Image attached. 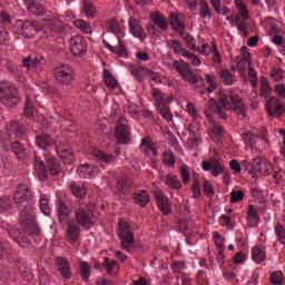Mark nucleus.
I'll list each match as a JSON object with an SVG mask.
<instances>
[{
	"label": "nucleus",
	"instance_id": "64",
	"mask_svg": "<svg viewBox=\"0 0 285 285\" xmlns=\"http://www.w3.org/2000/svg\"><path fill=\"white\" fill-rule=\"evenodd\" d=\"M8 41H10V36L8 35V31L6 30V28L0 27V45L8 46Z\"/></svg>",
	"mask_w": 285,
	"mask_h": 285
},
{
	"label": "nucleus",
	"instance_id": "50",
	"mask_svg": "<svg viewBox=\"0 0 285 285\" xmlns=\"http://www.w3.org/2000/svg\"><path fill=\"white\" fill-rule=\"evenodd\" d=\"M269 282L273 285L284 284V274L282 272H274L271 274Z\"/></svg>",
	"mask_w": 285,
	"mask_h": 285
},
{
	"label": "nucleus",
	"instance_id": "34",
	"mask_svg": "<svg viewBox=\"0 0 285 285\" xmlns=\"http://www.w3.org/2000/svg\"><path fill=\"white\" fill-rule=\"evenodd\" d=\"M46 168L50 173V175H53L55 177H58L59 173H61V166L59 165V160L55 158H49L47 160Z\"/></svg>",
	"mask_w": 285,
	"mask_h": 285
},
{
	"label": "nucleus",
	"instance_id": "22",
	"mask_svg": "<svg viewBox=\"0 0 285 285\" xmlns=\"http://www.w3.org/2000/svg\"><path fill=\"white\" fill-rule=\"evenodd\" d=\"M57 210H58V222L60 224H66L68 222V217H70V208L66 206L63 200H58L57 203Z\"/></svg>",
	"mask_w": 285,
	"mask_h": 285
},
{
	"label": "nucleus",
	"instance_id": "19",
	"mask_svg": "<svg viewBox=\"0 0 285 285\" xmlns=\"http://www.w3.org/2000/svg\"><path fill=\"white\" fill-rule=\"evenodd\" d=\"M140 150H142L144 155L150 156V150L153 157H157V147H155V142L150 137H145L141 139Z\"/></svg>",
	"mask_w": 285,
	"mask_h": 285
},
{
	"label": "nucleus",
	"instance_id": "6",
	"mask_svg": "<svg viewBox=\"0 0 285 285\" xmlns=\"http://www.w3.org/2000/svg\"><path fill=\"white\" fill-rule=\"evenodd\" d=\"M36 219L37 215H35V212L19 215V224L27 235H41V229H39Z\"/></svg>",
	"mask_w": 285,
	"mask_h": 285
},
{
	"label": "nucleus",
	"instance_id": "11",
	"mask_svg": "<svg viewBox=\"0 0 285 285\" xmlns=\"http://www.w3.org/2000/svg\"><path fill=\"white\" fill-rule=\"evenodd\" d=\"M75 217L77 224H79V226H82V228H86L87 230L95 226V223L92 222V217H95V214H92V212L88 213L83 208H78L75 212Z\"/></svg>",
	"mask_w": 285,
	"mask_h": 285
},
{
	"label": "nucleus",
	"instance_id": "25",
	"mask_svg": "<svg viewBox=\"0 0 285 285\" xmlns=\"http://www.w3.org/2000/svg\"><path fill=\"white\" fill-rule=\"evenodd\" d=\"M102 268L107 271V275H117V273H119V263L115 259H110L109 257H105Z\"/></svg>",
	"mask_w": 285,
	"mask_h": 285
},
{
	"label": "nucleus",
	"instance_id": "40",
	"mask_svg": "<svg viewBox=\"0 0 285 285\" xmlns=\"http://www.w3.org/2000/svg\"><path fill=\"white\" fill-rule=\"evenodd\" d=\"M135 199L136 204L144 208L148 206V203L150 202V196H148V193H146V190H141L140 193L136 194Z\"/></svg>",
	"mask_w": 285,
	"mask_h": 285
},
{
	"label": "nucleus",
	"instance_id": "33",
	"mask_svg": "<svg viewBox=\"0 0 285 285\" xmlns=\"http://www.w3.org/2000/svg\"><path fill=\"white\" fill-rule=\"evenodd\" d=\"M79 274H80V277L83 282H90V272H91V268H90V264H88V262L86 261H81L79 263Z\"/></svg>",
	"mask_w": 285,
	"mask_h": 285
},
{
	"label": "nucleus",
	"instance_id": "58",
	"mask_svg": "<svg viewBox=\"0 0 285 285\" xmlns=\"http://www.w3.org/2000/svg\"><path fill=\"white\" fill-rule=\"evenodd\" d=\"M242 137L245 144H250V146H253V144H257L258 136L253 132H245Z\"/></svg>",
	"mask_w": 285,
	"mask_h": 285
},
{
	"label": "nucleus",
	"instance_id": "31",
	"mask_svg": "<svg viewBox=\"0 0 285 285\" xmlns=\"http://www.w3.org/2000/svg\"><path fill=\"white\" fill-rule=\"evenodd\" d=\"M8 129L9 132L14 135V137H18V139H21V137L26 135V126L17 121H11Z\"/></svg>",
	"mask_w": 285,
	"mask_h": 285
},
{
	"label": "nucleus",
	"instance_id": "2",
	"mask_svg": "<svg viewBox=\"0 0 285 285\" xmlns=\"http://www.w3.org/2000/svg\"><path fill=\"white\" fill-rule=\"evenodd\" d=\"M21 101L19 89L11 86L8 80L0 81V102L7 108H14Z\"/></svg>",
	"mask_w": 285,
	"mask_h": 285
},
{
	"label": "nucleus",
	"instance_id": "41",
	"mask_svg": "<svg viewBox=\"0 0 285 285\" xmlns=\"http://www.w3.org/2000/svg\"><path fill=\"white\" fill-rule=\"evenodd\" d=\"M73 26L81 30L85 35H92V27L90 23L83 21V20H75Z\"/></svg>",
	"mask_w": 285,
	"mask_h": 285
},
{
	"label": "nucleus",
	"instance_id": "35",
	"mask_svg": "<svg viewBox=\"0 0 285 285\" xmlns=\"http://www.w3.org/2000/svg\"><path fill=\"white\" fill-rule=\"evenodd\" d=\"M169 24L171 26L173 30H175V32L186 30V26L179 21V14L177 13H170Z\"/></svg>",
	"mask_w": 285,
	"mask_h": 285
},
{
	"label": "nucleus",
	"instance_id": "28",
	"mask_svg": "<svg viewBox=\"0 0 285 285\" xmlns=\"http://www.w3.org/2000/svg\"><path fill=\"white\" fill-rule=\"evenodd\" d=\"M150 20L160 30H168V20H166V17L159 14V12L151 13Z\"/></svg>",
	"mask_w": 285,
	"mask_h": 285
},
{
	"label": "nucleus",
	"instance_id": "62",
	"mask_svg": "<svg viewBox=\"0 0 285 285\" xmlns=\"http://www.w3.org/2000/svg\"><path fill=\"white\" fill-rule=\"evenodd\" d=\"M232 23H235L237 30L243 33V37H248V24L246 22H235V20H232Z\"/></svg>",
	"mask_w": 285,
	"mask_h": 285
},
{
	"label": "nucleus",
	"instance_id": "20",
	"mask_svg": "<svg viewBox=\"0 0 285 285\" xmlns=\"http://www.w3.org/2000/svg\"><path fill=\"white\" fill-rule=\"evenodd\" d=\"M11 150L19 161H26L28 159V151L19 140L11 144Z\"/></svg>",
	"mask_w": 285,
	"mask_h": 285
},
{
	"label": "nucleus",
	"instance_id": "54",
	"mask_svg": "<svg viewBox=\"0 0 285 285\" xmlns=\"http://www.w3.org/2000/svg\"><path fill=\"white\" fill-rule=\"evenodd\" d=\"M40 210L43 215H50V200L45 196L40 198Z\"/></svg>",
	"mask_w": 285,
	"mask_h": 285
},
{
	"label": "nucleus",
	"instance_id": "13",
	"mask_svg": "<svg viewBox=\"0 0 285 285\" xmlns=\"http://www.w3.org/2000/svg\"><path fill=\"white\" fill-rule=\"evenodd\" d=\"M56 266L58 272L60 273L62 279H71L72 278V267H70V263L66 257H57Z\"/></svg>",
	"mask_w": 285,
	"mask_h": 285
},
{
	"label": "nucleus",
	"instance_id": "61",
	"mask_svg": "<svg viewBox=\"0 0 285 285\" xmlns=\"http://www.w3.org/2000/svg\"><path fill=\"white\" fill-rule=\"evenodd\" d=\"M222 173H224V165L218 163V160H214V167L212 168L213 177H218Z\"/></svg>",
	"mask_w": 285,
	"mask_h": 285
},
{
	"label": "nucleus",
	"instance_id": "24",
	"mask_svg": "<svg viewBox=\"0 0 285 285\" xmlns=\"http://www.w3.org/2000/svg\"><path fill=\"white\" fill-rule=\"evenodd\" d=\"M247 223L249 228H253L259 224V214L257 213V208L253 205H248L247 208Z\"/></svg>",
	"mask_w": 285,
	"mask_h": 285
},
{
	"label": "nucleus",
	"instance_id": "48",
	"mask_svg": "<svg viewBox=\"0 0 285 285\" xmlns=\"http://www.w3.org/2000/svg\"><path fill=\"white\" fill-rule=\"evenodd\" d=\"M10 208H12L10 196L0 197V213H6V210H10Z\"/></svg>",
	"mask_w": 285,
	"mask_h": 285
},
{
	"label": "nucleus",
	"instance_id": "10",
	"mask_svg": "<svg viewBox=\"0 0 285 285\" xmlns=\"http://www.w3.org/2000/svg\"><path fill=\"white\" fill-rule=\"evenodd\" d=\"M70 50L73 57H81L86 55L88 50V42H86V38L81 35L73 36L70 41Z\"/></svg>",
	"mask_w": 285,
	"mask_h": 285
},
{
	"label": "nucleus",
	"instance_id": "1",
	"mask_svg": "<svg viewBox=\"0 0 285 285\" xmlns=\"http://www.w3.org/2000/svg\"><path fill=\"white\" fill-rule=\"evenodd\" d=\"M32 199H35L32 189H30L26 184H19L13 195V202L20 212V215L35 212V207L30 204Z\"/></svg>",
	"mask_w": 285,
	"mask_h": 285
},
{
	"label": "nucleus",
	"instance_id": "4",
	"mask_svg": "<svg viewBox=\"0 0 285 285\" xmlns=\"http://www.w3.org/2000/svg\"><path fill=\"white\" fill-rule=\"evenodd\" d=\"M102 43L109 52H112L117 57H128V48L119 36L115 33H102Z\"/></svg>",
	"mask_w": 285,
	"mask_h": 285
},
{
	"label": "nucleus",
	"instance_id": "26",
	"mask_svg": "<svg viewBox=\"0 0 285 285\" xmlns=\"http://www.w3.org/2000/svg\"><path fill=\"white\" fill-rule=\"evenodd\" d=\"M106 32L105 35H116V37H119V35H122L121 32V26H119V22L117 19H110L106 22Z\"/></svg>",
	"mask_w": 285,
	"mask_h": 285
},
{
	"label": "nucleus",
	"instance_id": "49",
	"mask_svg": "<svg viewBox=\"0 0 285 285\" xmlns=\"http://www.w3.org/2000/svg\"><path fill=\"white\" fill-rule=\"evenodd\" d=\"M121 239V247L125 248V250H128L130 246L135 244V234H129L125 237H119Z\"/></svg>",
	"mask_w": 285,
	"mask_h": 285
},
{
	"label": "nucleus",
	"instance_id": "7",
	"mask_svg": "<svg viewBox=\"0 0 285 285\" xmlns=\"http://www.w3.org/2000/svg\"><path fill=\"white\" fill-rule=\"evenodd\" d=\"M53 77L58 86H70L75 81V71L69 65H61L53 69Z\"/></svg>",
	"mask_w": 285,
	"mask_h": 285
},
{
	"label": "nucleus",
	"instance_id": "8",
	"mask_svg": "<svg viewBox=\"0 0 285 285\" xmlns=\"http://www.w3.org/2000/svg\"><path fill=\"white\" fill-rule=\"evenodd\" d=\"M14 31L22 35L24 39H32L39 32V24L35 20H19L14 26Z\"/></svg>",
	"mask_w": 285,
	"mask_h": 285
},
{
	"label": "nucleus",
	"instance_id": "37",
	"mask_svg": "<svg viewBox=\"0 0 285 285\" xmlns=\"http://www.w3.org/2000/svg\"><path fill=\"white\" fill-rule=\"evenodd\" d=\"M118 237H125L132 235V232L130 230V224L126 220H119L118 222Z\"/></svg>",
	"mask_w": 285,
	"mask_h": 285
},
{
	"label": "nucleus",
	"instance_id": "5",
	"mask_svg": "<svg viewBox=\"0 0 285 285\" xmlns=\"http://www.w3.org/2000/svg\"><path fill=\"white\" fill-rule=\"evenodd\" d=\"M173 68H175L176 72L179 75V77H181L184 81L193 83V86L199 83V81L204 83V77L193 72V68H190V65H188L184 60L174 61Z\"/></svg>",
	"mask_w": 285,
	"mask_h": 285
},
{
	"label": "nucleus",
	"instance_id": "51",
	"mask_svg": "<svg viewBox=\"0 0 285 285\" xmlns=\"http://www.w3.org/2000/svg\"><path fill=\"white\" fill-rule=\"evenodd\" d=\"M82 12L86 17H89L90 19L95 18V6L92 3L85 1L82 7Z\"/></svg>",
	"mask_w": 285,
	"mask_h": 285
},
{
	"label": "nucleus",
	"instance_id": "57",
	"mask_svg": "<svg viewBox=\"0 0 285 285\" xmlns=\"http://www.w3.org/2000/svg\"><path fill=\"white\" fill-rule=\"evenodd\" d=\"M163 161L165 166H175V154L173 151H164Z\"/></svg>",
	"mask_w": 285,
	"mask_h": 285
},
{
	"label": "nucleus",
	"instance_id": "43",
	"mask_svg": "<svg viewBox=\"0 0 285 285\" xmlns=\"http://www.w3.org/2000/svg\"><path fill=\"white\" fill-rule=\"evenodd\" d=\"M41 61L38 58H32L31 56L22 58V66L28 70H32V68H37Z\"/></svg>",
	"mask_w": 285,
	"mask_h": 285
},
{
	"label": "nucleus",
	"instance_id": "9",
	"mask_svg": "<svg viewBox=\"0 0 285 285\" xmlns=\"http://www.w3.org/2000/svg\"><path fill=\"white\" fill-rule=\"evenodd\" d=\"M271 170H273V165L268 159L264 157H256L252 161V170L249 174L253 175L255 173H259V175L266 177V175H271Z\"/></svg>",
	"mask_w": 285,
	"mask_h": 285
},
{
	"label": "nucleus",
	"instance_id": "18",
	"mask_svg": "<svg viewBox=\"0 0 285 285\" xmlns=\"http://www.w3.org/2000/svg\"><path fill=\"white\" fill-rule=\"evenodd\" d=\"M130 188H132V179L127 177L117 179L116 195H126Z\"/></svg>",
	"mask_w": 285,
	"mask_h": 285
},
{
	"label": "nucleus",
	"instance_id": "38",
	"mask_svg": "<svg viewBox=\"0 0 285 285\" xmlns=\"http://www.w3.org/2000/svg\"><path fill=\"white\" fill-rule=\"evenodd\" d=\"M69 188L73 197H78V199H83L86 197V188L79 186L77 183H71Z\"/></svg>",
	"mask_w": 285,
	"mask_h": 285
},
{
	"label": "nucleus",
	"instance_id": "56",
	"mask_svg": "<svg viewBox=\"0 0 285 285\" xmlns=\"http://www.w3.org/2000/svg\"><path fill=\"white\" fill-rule=\"evenodd\" d=\"M203 193L206 195V197H214L215 189L213 188V185L208 180H204L203 183Z\"/></svg>",
	"mask_w": 285,
	"mask_h": 285
},
{
	"label": "nucleus",
	"instance_id": "32",
	"mask_svg": "<svg viewBox=\"0 0 285 285\" xmlns=\"http://www.w3.org/2000/svg\"><path fill=\"white\" fill-rule=\"evenodd\" d=\"M252 259L256 262V264H262L266 259V252L264 250V246H255L252 249Z\"/></svg>",
	"mask_w": 285,
	"mask_h": 285
},
{
	"label": "nucleus",
	"instance_id": "14",
	"mask_svg": "<svg viewBox=\"0 0 285 285\" xmlns=\"http://www.w3.org/2000/svg\"><path fill=\"white\" fill-rule=\"evenodd\" d=\"M154 196H155L156 204H157L160 213H163V215H169L170 214V202L168 200V197H166V195H164V191L156 190V191H154Z\"/></svg>",
	"mask_w": 285,
	"mask_h": 285
},
{
	"label": "nucleus",
	"instance_id": "21",
	"mask_svg": "<svg viewBox=\"0 0 285 285\" xmlns=\"http://www.w3.org/2000/svg\"><path fill=\"white\" fill-rule=\"evenodd\" d=\"M81 235V227L75 222L67 223V237L69 242H77Z\"/></svg>",
	"mask_w": 285,
	"mask_h": 285
},
{
	"label": "nucleus",
	"instance_id": "53",
	"mask_svg": "<svg viewBox=\"0 0 285 285\" xmlns=\"http://www.w3.org/2000/svg\"><path fill=\"white\" fill-rule=\"evenodd\" d=\"M157 110L159 111V115L166 119V121H173V112H170V108H168L166 105L157 107Z\"/></svg>",
	"mask_w": 285,
	"mask_h": 285
},
{
	"label": "nucleus",
	"instance_id": "44",
	"mask_svg": "<svg viewBox=\"0 0 285 285\" xmlns=\"http://www.w3.org/2000/svg\"><path fill=\"white\" fill-rule=\"evenodd\" d=\"M153 97L155 99V106L157 108H160L161 106H166V100L164 99V95L161 94V90L154 88L153 89Z\"/></svg>",
	"mask_w": 285,
	"mask_h": 285
},
{
	"label": "nucleus",
	"instance_id": "45",
	"mask_svg": "<svg viewBox=\"0 0 285 285\" xmlns=\"http://www.w3.org/2000/svg\"><path fill=\"white\" fill-rule=\"evenodd\" d=\"M96 157H97V159H99V161H104L105 164H115V159H117L116 156L108 155L101 150L96 153Z\"/></svg>",
	"mask_w": 285,
	"mask_h": 285
},
{
	"label": "nucleus",
	"instance_id": "15",
	"mask_svg": "<svg viewBox=\"0 0 285 285\" xmlns=\"http://www.w3.org/2000/svg\"><path fill=\"white\" fill-rule=\"evenodd\" d=\"M269 117H282L284 115V107L279 105L277 98H269L265 105Z\"/></svg>",
	"mask_w": 285,
	"mask_h": 285
},
{
	"label": "nucleus",
	"instance_id": "36",
	"mask_svg": "<svg viewBox=\"0 0 285 285\" xmlns=\"http://www.w3.org/2000/svg\"><path fill=\"white\" fill-rule=\"evenodd\" d=\"M167 46H168V48L174 50V52L176 55H181V57H186V53L188 52V50H186L184 47H181V43H179V41H177V40H169L167 42Z\"/></svg>",
	"mask_w": 285,
	"mask_h": 285
},
{
	"label": "nucleus",
	"instance_id": "46",
	"mask_svg": "<svg viewBox=\"0 0 285 285\" xmlns=\"http://www.w3.org/2000/svg\"><path fill=\"white\" fill-rule=\"evenodd\" d=\"M235 62H236V69L238 70V72H246V63L249 68L250 66V60H245L244 58H242V56H238L235 58Z\"/></svg>",
	"mask_w": 285,
	"mask_h": 285
},
{
	"label": "nucleus",
	"instance_id": "60",
	"mask_svg": "<svg viewBox=\"0 0 285 285\" xmlns=\"http://www.w3.org/2000/svg\"><path fill=\"white\" fill-rule=\"evenodd\" d=\"M214 243L218 250H225L226 246L224 245V237L217 232L214 234Z\"/></svg>",
	"mask_w": 285,
	"mask_h": 285
},
{
	"label": "nucleus",
	"instance_id": "27",
	"mask_svg": "<svg viewBox=\"0 0 285 285\" xmlns=\"http://www.w3.org/2000/svg\"><path fill=\"white\" fill-rule=\"evenodd\" d=\"M27 10L30 14H35V17H43V14H46V8H43V4L35 0L27 4Z\"/></svg>",
	"mask_w": 285,
	"mask_h": 285
},
{
	"label": "nucleus",
	"instance_id": "59",
	"mask_svg": "<svg viewBox=\"0 0 285 285\" xmlns=\"http://www.w3.org/2000/svg\"><path fill=\"white\" fill-rule=\"evenodd\" d=\"M180 175L183 177L184 184H190V171L188 170V166L186 165L180 166Z\"/></svg>",
	"mask_w": 285,
	"mask_h": 285
},
{
	"label": "nucleus",
	"instance_id": "17",
	"mask_svg": "<svg viewBox=\"0 0 285 285\" xmlns=\"http://www.w3.org/2000/svg\"><path fill=\"white\" fill-rule=\"evenodd\" d=\"M56 150L63 164H72L75 161V154L69 146H58Z\"/></svg>",
	"mask_w": 285,
	"mask_h": 285
},
{
	"label": "nucleus",
	"instance_id": "16",
	"mask_svg": "<svg viewBox=\"0 0 285 285\" xmlns=\"http://www.w3.org/2000/svg\"><path fill=\"white\" fill-rule=\"evenodd\" d=\"M129 30L134 37L144 41L146 39V35H144V27H141V22L135 18H129Z\"/></svg>",
	"mask_w": 285,
	"mask_h": 285
},
{
	"label": "nucleus",
	"instance_id": "29",
	"mask_svg": "<svg viewBox=\"0 0 285 285\" xmlns=\"http://www.w3.org/2000/svg\"><path fill=\"white\" fill-rule=\"evenodd\" d=\"M104 81L109 90H115V88H119V81H117V78H115V76H112V73L108 69H104Z\"/></svg>",
	"mask_w": 285,
	"mask_h": 285
},
{
	"label": "nucleus",
	"instance_id": "52",
	"mask_svg": "<svg viewBox=\"0 0 285 285\" xmlns=\"http://www.w3.org/2000/svg\"><path fill=\"white\" fill-rule=\"evenodd\" d=\"M199 16L202 17V19H206V17H213V11H210V8L204 0L200 1Z\"/></svg>",
	"mask_w": 285,
	"mask_h": 285
},
{
	"label": "nucleus",
	"instance_id": "3",
	"mask_svg": "<svg viewBox=\"0 0 285 285\" xmlns=\"http://www.w3.org/2000/svg\"><path fill=\"white\" fill-rule=\"evenodd\" d=\"M218 101L222 102V106L225 110H230L233 108L234 112L237 114L239 119H246V105L237 96H228L224 91L218 92Z\"/></svg>",
	"mask_w": 285,
	"mask_h": 285
},
{
	"label": "nucleus",
	"instance_id": "47",
	"mask_svg": "<svg viewBox=\"0 0 285 285\" xmlns=\"http://www.w3.org/2000/svg\"><path fill=\"white\" fill-rule=\"evenodd\" d=\"M245 196H246V191L244 190H233L230 193V203L239 204V202H244Z\"/></svg>",
	"mask_w": 285,
	"mask_h": 285
},
{
	"label": "nucleus",
	"instance_id": "55",
	"mask_svg": "<svg viewBox=\"0 0 285 285\" xmlns=\"http://www.w3.org/2000/svg\"><path fill=\"white\" fill-rule=\"evenodd\" d=\"M275 234L278 237V242L285 247V228L281 224H276Z\"/></svg>",
	"mask_w": 285,
	"mask_h": 285
},
{
	"label": "nucleus",
	"instance_id": "39",
	"mask_svg": "<svg viewBox=\"0 0 285 285\" xmlns=\"http://www.w3.org/2000/svg\"><path fill=\"white\" fill-rule=\"evenodd\" d=\"M165 184L166 186H168L169 188H174L175 190H180L181 188V181H179V178H177V176L175 175H167Z\"/></svg>",
	"mask_w": 285,
	"mask_h": 285
},
{
	"label": "nucleus",
	"instance_id": "23",
	"mask_svg": "<svg viewBox=\"0 0 285 285\" xmlns=\"http://www.w3.org/2000/svg\"><path fill=\"white\" fill-rule=\"evenodd\" d=\"M33 168H35V170L40 171L39 179L41 181H46V179H48V170H46L47 165L37 155H35V158H33Z\"/></svg>",
	"mask_w": 285,
	"mask_h": 285
},
{
	"label": "nucleus",
	"instance_id": "42",
	"mask_svg": "<svg viewBox=\"0 0 285 285\" xmlns=\"http://www.w3.org/2000/svg\"><path fill=\"white\" fill-rule=\"evenodd\" d=\"M219 77L222 81L226 83V86H233V83H235V76L230 71H228V69H223L219 72Z\"/></svg>",
	"mask_w": 285,
	"mask_h": 285
},
{
	"label": "nucleus",
	"instance_id": "30",
	"mask_svg": "<svg viewBox=\"0 0 285 285\" xmlns=\"http://www.w3.org/2000/svg\"><path fill=\"white\" fill-rule=\"evenodd\" d=\"M36 144L41 150H48L50 146H53L55 140L49 135H42L36 137Z\"/></svg>",
	"mask_w": 285,
	"mask_h": 285
},
{
	"label": "nucleus",
	"instance_id": "63",
	"mask_svg": "<svg viewBox=\"0 0 285 285\" xmlns=\"http://www.w3.org/2000/svg\"><path fill=\"white\" fill-rule=\"evenodd\" d=\"M184 268H186V264L184 262L174 261L171 263V269L175 273H178V275H181V272L184 271Z\"/></svg>",
	"mask_w": 285,
	"mask_h": 285
},
{
	"label": "nucleus",
	"instance_id": "12",
	"mask_svg": "<svg viewBox=\"0 0 285 285\" xmlns=\"http://www.w3.org/2000/svg\"><path fill=\"white\" fill-rule=\"evenodd\" d=\"M116 141L120 145L130 144L132 139V134H130V127L124 124L117 122L116 132H115Z\"/></svg>",
	"mask_w": 285,
	"mask_h": 285
}]
</instances>
